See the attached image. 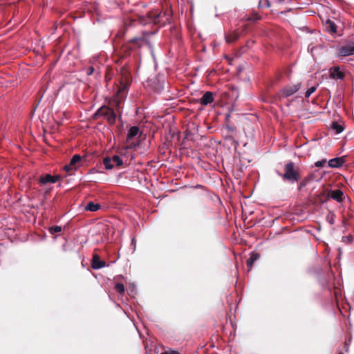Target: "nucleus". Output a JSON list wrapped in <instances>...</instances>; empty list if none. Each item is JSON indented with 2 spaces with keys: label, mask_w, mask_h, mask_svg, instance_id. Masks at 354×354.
I'll return each mask as SVG.
<instances>
[{
  "label": "nucleus",
  "mask_w": 354,
  "mask_h": 354,
  "mask_svg": "<svg viewBox=\"0 0 354 354\" xmlns=\"http://www.w3.org/2000/svg\"><path fill=\"white\" fill-rule=\"evenodd\" d=\"M145 39L142 37H134L131 39V41L135 44H140V42L144 41Z\"/></svg>",
  "instance_id": "28"
},
{
  "label": "nucleus",
  "mask_w": 354,
  "mask_h": 354,
  "mask_svg": "<svg viewBox=\"0 0 354 354\" xmlns=\"http://www.w3.org/2000/svg\"><path fill=\"white\" fill-rule=\"evenodd\" d=\"M259 258V254L255 252L250 254V258L247 260V266L248 271H250L253 266V263Z\"/></svg>",
  "instance_id": "16"
},
{
  "label": "nucleus",
  "mask_w": 354,
  "mask_h": 354,
  "mask_svg": "<svg viewBox=\"0 0 354 354\" xmlns=\"http://www.w3.org/2000/svg\"><path fill=\"white\" fill-rule=\"evenodd\" d=\"M101 207V205L100 203H95L93 202H89L87 203V205L84 207V209L86 211L89 212H96L99 210Z\"/></svg>",
  "instance_id": "18"
},
{
  "label": "nucleus",
  "mask_w": 354,
  "mask_h": 354,
  "mask_svg": "<svg viewBox=\"0 0 354 354\" xmlns=\"http://www.w3.org/2000/svg\"><path fill=\"white\" fill-rule=\"evenodd\" d=\"M331 128L335 131L337 134H339L344 130L342 126L338 124L337 122H333L331 124Z\"/></svg>",
  "instance_id": "19"
},
{
  "label": "nucleus",
  "mask_w": 354,
  "mask_h": 354,
  "mask_svg": "<svg viewBox=\"0 0 354 354\" xmlns=\"http://www.w3.org/2000/svg\"><path fill=\"white\" fill-rule=\"evenodd\" d=\"M312 177L311 176H307L302 181H301L299 184H298V187H297V189L298 191H300L304 187H305L308 183L310 182V180H311Z\"/></svg>",
  "instance_id": "20"
},
{
  "label": "nucleus",
  "mask_w": 354,
  "mask_h": 354,
  "mask_svg": "<svg viewBox=\"0 0 354 354\" xmlns=\"http://www.w3.org/2000/svg\"><path fill=\"white\" fill-rule=\"evenodd\" d=\"M344 162L343 158H335L328 161V167L331 168H338L343 165Z\"/></svg>",
  "instance_id": "14"
},
{
  "label": "nucleus",
  "mask_w": 354,
  "mask_h": 354,
  "mask_svg": "<svg viewBox=\"0 0 354 354\" xmlns=\"http://www.w3.org/2000/svg\"><path fill=\"white\" fill-rule=\"evenodd\" d=\"M77 167H73L69 163L68 165H66L64 167V169L66 172L68 173L70 175L72 174L74 171L77 170Z\"/></svg>",
  "instance_id": "22"
},
{
  "label": "nucleus",
  "mask_w": 354,
  "mask_h": 354,
  "mask_svg": "<svg viewBox=\"0 0 354 354\" xmlns=\"http://www.w3.org/2000/svg\"><path fill=\"white\" fill-rule=\"evenodd\" d=\"M170 19V16L165 12L162 13L158 10H153L146 15L140 17V23L143 25L149 24H165Z\"/></svg>",
  "instance_id": "1"
},
{
  "label": "nucleus",
  "mask_w": 354,
  "mask_h": 354,
  "mask_svg": "<svg viewBox=\"0 0 354 354\" xmlns=\"http://www.w3.org/2000/svg\"><path fill=\"white\" fill-rule=\"evenodd\" d=\"M59 178V176H52L50 174H46L39 178V183L41 185H44L47 183H55L58 179Z\"/></svg>",
  "instance_id": "10"
},
{
  "label": "nucleus",
  "mask_w": 354,
  "mask_h": 354,
  "mask_svg": "<svg viewBox=\"0 0 354 354\" xmlns=\"http://www.w3.org/2000/svg\"><path fill=\"white\" fill-rule=\"evenodd\" d=\"M122 159L118 155H114L112 158L105 157L103 159V164L106 169H111L113 168L114 165L116 166H122L123 165Z\"/></svg>",
  "instance_id": "5"
},
{
  "label": "nucleus",
  "mask_w": 354,
  "mask_h": 354,
  "mask_svg": "<svg viewBox=\"0 0 354 354\" xmlns=\"http://www.w3.org/2000/svg\"><path fill=\"white\" fill-rule=\"evenodd\" d=\"M326 221L329 224L333 225L335 223V214L332 212H329V214L326 216Z\"/></svg>",
  "instance_id": "25"
},
{
  "label": "nucleus",
  "mask_w": 354,
  "mask_h": 354,
  "mask_svg": "<svg viewBox=\"0 0 354 354\" xmlns=\"http://www.w3.org/2000/svg\"><path fill=\"white\" fill-rule=\"evenodd\" d=\"M317 90V86H311L310 88H309L305 93V97L306 98H308L312 93H313L315 91Z\"/></svg>",
  "instance_id": "26"
},
{
  "label": "nucleus",
  "mask_w": 354,
  "mask_h": 354,
  "mask_svg": "<svg viewBox=\"0 0 354 354\" xmlns=\"http://www.w3.org/2000/svg\"><path fill=\"white\" fill-rule=\"evenodd\" d=\"M62 231V227L58 225H55L49 228V232L50 234H53L55 233H58Z\"/></svg>",
  "instance_id": "24"
},
{
  "label": "nucleus",
  "mask_w": 354,
  "mask_h": 354,
  "mask_svg": "<svg viewBox=\"0 0 354 354\" xmlns=\"http://www.w3.org/2000/svg\"><path fill=\"white\" fill-rule=\"evenodd\" d=\"M115 290L119 294H123L124 292V290H125L124 286L122 283H118L115 286Z\"/></svg>",
  "instance_id": "23"
},
{
  "label": "nucleus",
  "mask_w": 354,
  "mask_h": 354,
  "mask_svg": "<svg viewBox=\"0 0 354 354\" xmlns=\"http://www.w3.org/2000/svg\"><path fill=\"white\" fill-rule=\"evenodd\" d=\"M338 55L340 57L354 55V40H351L347 44L340 47L338 49Z\"/></svg>",
  "instance_id": "7"
},
{
  "label": "nucleus",
  "mask_w": 354,
  "mask_h": 354,
  "mask_svg": "<svg viewBox=\"0 0 354 354\" xmlns=\"http://www.w3.org/2000/svg\"><path fill=\"white\" fill-rule=\"evenodd\" d=\"M95 173H102V171H100L97 168H92L90 169L88 174H95Z\"/></svg>",
  "instance_id": "33"
},
{
  "label": "nucleus",
  "mask_w": 354,
  "mask_h": 354,
  "mask_svg": "<svg viewBox=\"0 0 354 354\" xmlns=\"http://www.w3.org/2000/svg\"><path fill=\"white\" fill-rule=\"evenodd\" d=\"M130 82L129 80L121 81L116 92V100L118 103H120L127 96Z\"/></svg>",
  "instance_id": "6"
},
{
  "label": "nucleus",
  "mask_w": 354,
  "mask_h": 354,
  "mask_svg": "<svg viewBox=\"0 0 354 354\" xmlns=\"http://www.w3.org/2000/svg\"><path fill=\"white\" fill-rule=\"evenodd\" d=\"M140 129L138 127L133 126L131 127L127 133V140L129 141L132 140L134 137H136L139 133Z\"/></svg>",
  "instance_id": "15"
},
{
  "label": "nucleus",
  "mask_w": 354,
  "mask_h": 354,
  "mask_svg": "<svg viewBox=\"0 0 354 354\" xmlns=\"http://www.w3.org/2000/svg\"><path fill=\"white\" fill-rule=\"evenodd\" d=\"M240 37V34L237 31H233L225 35V40L227 43H232Z\"/></svg>",
  "instance_id": "17"
},
{
  "label": "nucleus",
  "mask_w": 354,
  "mask_h": 354,
  "mask_svg": "<svg viewBox=\"0 0 354 354\" xmlns=\"http://www.w3.org/2000/svg\"><path fill=\"white\" fill-rule=\"evenodd\" d=\"M82 159V157L79 154H75L74 155L71 160H70V164L71 165H72L73 167H76V164L78 163Z\"/></svg>",
  "instance_id": "21"
},
{
  "label": "nucleus",
  "mask_w": 354,
  "mask_h": 354,
  "mask_svg": "<svg viewBox=\"0 0 354 354\" xmlns=\"http://www.w3.org/2000/svg\"><path fill=\"white\" fill-rule=\"evenodd\" d=\"M329 77L330 79L334 80H344L345 78L344 67L335 66L329 68Z\"/></svg>",
  "instance_id": "4"
},
{
  "label": "nucleus",
  "mask_w": 354,
  "mask_h": 354,
  "mask_svg": "<svg viewBox=\"0 0 354 354\" xmlns=\"http://www.w3.org/2000/svg\"><path fill=\"white\" fill-rule=\"evenodd\" d=\"M315 48V46H313V43H310L308 46V51L310 52L313 55V50Z\"/></svg>",
  "instance_id": "32"
},
{
  "label": "nucleus",
  "mask_w": 354,
  "mask_h": 354,
  "mask_svg": "<svg viewBox=\"0 0 354 354\" xmlns=\"http://www.w3.org/2000/svg\"><path fill=\"white\" fill-rule=\"evenodd\" d=\"M213 93L210 91L205 92L202 97L199 100L200 104L203 106H207V104L213 102Z\"/></svg>",
  "instance_id": "11"
},
{
  "label": "nucleus",
  "mask_w": 354,
  "mask_h": 354,
  "mask_svg": "<svg viewBox=\"0 0 354 354\" xmlns=\"http://www.w3.org/2000/svg\"><path fill=\"white\" fill-rule=\"evenodd\" d=\"M277 174L290 183L298 182L301 178L298 168H296L295 163L291 161L285 165L283 174L278 171Z\"/></svg>",
  "instance_id": "2"
},
{
  "label": "nucleus",
  "mask_w": 354,
  "mask_h": 354,
  "mask_svg": "<svg viewBox=\"0 0 354 354\" xmlns=\"http://www.w3.org/2000/svg\"><path fill=\"white\" fill-rule=\"evenodd\" d=\"M301 83H297L295 85H288L283 89V94L285 97H289L297 93L301 88Z\"/></svg>",
  "instance_id": "8"
},
{
  "label": "nucleus",
  "mask_w": 354,
  "mask_h": 354,
  "mask_svg": "<svg viewBox=\"0 0 354 354\" xmlns=\"http://www.w3.org/2000/svg\"><path fill=\"white\" fill-rule=\"evenodd\" d=\"M326 160H321L317 161L315 163V166L317 167H324L326 165Z\"/></svg>",
  "instance_id": "27"
},
{
  "label": "nucleus",
  "mask_w": 354,
  "mask_h": 354,
  "mask_svg": "<svg viewBox=\"0 0 354 354\" xmlns=\"http://www.w3.org/2000/svg\"><path fill=\"white\" fill-rule=\"evenodd\" d=\"M324 27L327 32L331 33V34H335L337 32V25L335 23L328 19L325 23H324Z\"/></svg>",
  "instance_id": "12"
},
{
  "label": "nucleus",
  "mask_w": 354,
  "mask_h": 354,
  "mask_svg": "<svg viewBox=\"0 0 354 354\" xmlns=\"http://www.w3.org/2000/svg\"><path fill=\"white\" fill-rule=\"evenodd\" d=\"M161 354H180V353H179V352L176 351L168 349V350L162 352Z\"/></svg>",
  "instance_id": "30"
},
{
  "label": "nucleus",
  "mask_w": 354,
  "mask_h": 354,
  "mask_svg": "<svg viewBox=\"0 0 354 354\" xmlns=\"http://www.w3.org/2000/svg\"><path fill=\"white\" fill-rule=\"evenodd\" d=\"M94 72V68L93 66H89L88 68H86V75H91L93 74V73Z\"/></svg>",
  "instance_id": "31"
},
{
  "label": "nucleus",
  "mask_w": 354,
  "mask_h": 354,
  "mask_svg": "<svg viewBox=\"0 0 354 354\" xmlns=\"http://www.w3.org/2000/svg\"><path fill=\"white\" fill-rule=\"evenodd\" d=\"M95 116L104 117L110 124H114L116 119V115L113 110L106 106L100 107L95 113Z\"/></svg>",
  "instance_id": "3"
},
{
  "label": "nucleus",
  "mask_w": 354,
  "mask_h": 354,
  "mask_svg": "<svg viewBox=\"0 0 354 354\" xmlns=\"http://www.w3.org/2000/svg\"><path fill=\"white\" fill-rule=\"evenodd\" d=\"M338 354H343L342 352L339 353Z\"/></svg>",
  "instance_id": "35"
},
{
  "label": "nucleus",
  "mask_w": 354,
  "mask_h": 354,
  "mask_svg": "<svg viewBox=\"0 0 354 354\" xmlns=\"http://www.w3.org/2000/svg\"><path fill=\"white\" fill-rule=\"evenodd\" d=\"M106 263L104 261H101L97 254H94L92 261V268L95 270L100 269L104 268Z\"/></svg>",
  "instance_id": "13"
},
{
  "label": "nucleus",
  "mask_w": 354,
  "mask_h": 354,
  "mask_svg": "<svg viewBox=\"0 0 354 354\" xmlns=\"http://www.w3.org/2000/svg\"><path fill=\"white\" fill-rule=\"evenodd\" d=\"M131 244L134 245V247H136V239L135 238H133L132 240H131Z\"/></svg>",
  "instance_id": "34"
},
{
  "label": "nucleus",
  "mask_w": 354,
  "mask_h": 354,
  "mask_svg": "<svg viewBox=\"0 0 354 354\" xmlns=\"http://www.w3.org/2000/svg\"><path fill=\"white\" fill-rule=\"evenodd\" d=\"M328 196L338 203L342 202L344 198V192L339 189L330 190Z\"/></svg>",
  "instance_id": "9"
},
{
  "label": "nucleus",
  "mask_w": 354,
  "mask_h": 354,
  "mask_svg": "<svg viewBox=\"0 0 354 354\" xmlns=\"http://www.w3.org/2000/svg\"><path fill=\"white\" fill-rule=\"evenodd\" d=\"M342 241L345 243H351L352 241V236H342Z\"/></svg>",
  "instance_id": "29"
}]
</instances>
